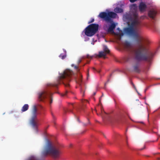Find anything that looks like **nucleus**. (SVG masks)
<instances>
[{
    "label": "nucleus",
    "mask_w": 160,
    "mask_h": 160,
    "mask_svg": "<svg viewBox=\"0 0 160 160\" xmlns=\"http://www.w3.org/2000/svg\"><path fill=\"white\" fill-rule=\"evenodd\" d=\"M114 11L116 13H121L123 12V10L121 8L116 7L114 9Z\"/></svg>",
    "instance_id": "nucleus-14"
},
{
    "label": "nucleus",
    "mask_w": 160,
    "mask_h": 160,
    "mask_svg": "<svg viewBox=\"0 0 160 160\" xmlns=\"http://www.w3.org/2000/svg\"><path fill=\"white\" fill-rule=\"evenodd\" d=\"M94 21V20L93 18H92L91 19V21L88 22V23H92V22H93Z\"/></svg>",
    "instance_id": "nucleus-19"
},
{
    "label": "nucleus",
    "mask_w": 160,
    "mask_h": 160,
    "mask_svg": "<svg viewBox=\"0 0 160 160\" xmlns=\"http://www.w3.org/2000/svg\"><path fill=\"white\" fill-rule=\"evenodd\" d=\"M48 142V144L42 152V155L46 156L49 155L54 158H58L60 153L59 145H52L49 141Z\"/></svg>",
    "instance_id": "nucleus-4"
},
{
    "label": "nucleus",
    "mask_w": 160,
    "mask_h": 160,
    "mask_svg": "<svg viewBox=\"0 0 160 160\" xmlns=\"http://www.w3.org/2000/svg\"><path fill=\"white\" fill-rule=\"evenodd\" d=\"M81 62V60H79L78 61V63H80Z\"/></svg>",
    "instance_id": "nucleus-24"
},
{
    "label": "nucleus",
    "mask_w": 160,
    "mask_h": 160,
    "mask_svg": "<svg viewBox=\"0 0 160 160\" xmlns=\"http://www.w3.org/2000/svg\"><path fill=\"white\" fill-rule=\"evenodd\" d=\"M28 108V105L27 104H25L22 107V112H24L27 110Z\"/></svg>",
    "instance_id": "nucleus-16"
},
{
    "label": "nucleus",
    "mask_w": 160,
    "mask_h": 160,
    "mask_svg": "<svg viewBox=\"0 0 160 160\" xmlns=\"http://www.w3.org/2000/svg\"><path fill=\"white\" fill-rule=\"evenodd\" d=\"M72 71L69 69H66L63 73L60 75V77L57 82L53 84H49L48 87L57 88L58 86L62 83L65 87L69 86V82L71 80V77L73 74Z\"/></svg>",
    "instance_id": "nucleus-3"
},
{
    "label": "nucleus",
    "mask_w": 160,
    "mask_h": 160,
    "mask_svg": "<svg viewBox=\"0 0 160 160\" xmlns=\"http://www.w3.org/2000/svg\"><path fill=\"white\" fill-rule=\"evenodd\" d=\"M82 103L84 104L85 103L88 102V101L86 100H82Z\"/></svg>",
    "instance_id": "nucleus-18"
},
{
    "label": "nucleus",
    "mask_w": 160,
    "mask_h": 160,
    "mask_svg": "<svg viewBox=\"0 0 160 160\" xmlns=\"http://www.w3.org/2000/svg\"><path fill=\"white\" fill-rule=\"evenodd\" d=\"M98 29V24H90L85 29V33L87 36H92L97 32Z\"/></svg>",
    "instance_id": "nucleus-6"
},
{
    "label": "nucleus",
    "mask_w": 160,
    "mask_h": 160,
    "mask_svg": "<svg viewBox=\"0 0 160 160\" xmlns=\"http://www.w3.org/2000/svg\"><path fill=\"white\" fill-rule=\"evenodd\" d=\"M117 14L112 12H110L108 13V16L109 18V20H107L108 22L111 23L112 22V18H115L116 17Z\"/></svg>",
    "instance_id": "nucleus-11"
},
{
    "label": "nucleus",
    "mask_w": 160,
    "mask_h": 160,
    "mask_svg": "<svg viewBox=\"0 0 160 160\" xmlns=\"http://www.w3.org/2000/svg\"><path fill=\"white\" fill-rule=\"evenodd\" d=\"M75 68L76 69H78V66H75Z\"/></svg>",
    "instance_id": "nucleus-23"
},
{
    "label": "nucleus",
    "mask_w": 160,
    "mask_h": 160,
    "mask_svg": "<svg viewBox=\"0 0 160 160\" xmlns=\"http://www.w3.org/2000/svg\"><path fill=\"white\" fill-rule=\"evenodd\" d=\"M52 93L49 90H45L40 92L38 94V100L40 101L48 102L50 104L52 102Z\"/></svg>",
    "instance_id": "nucleus-5"
},
{
    "label": "nucleus",
    "mask_w": 160,
    "mask_h": 160,
    "mask_svg": "<svg viewBox=\"0 0 160 160\" xmlns=\"http://www.w3.org/2000/svg\"><path fill=\"white\" fill-rule=\"evenodd\" d=\"M66 95V93H65V94H63V95H63V96H64Z\"/></svg>",
    "instance_id": "nucleus-25"
},
{
    "label": "nucleus",
    "mask_w": 160,
    "mask_h": 160,
    "mask_svg": "<svg viewBox=\"0 0 160 160\" xmlns=\"http://www.w3.org/2000/svg\"><path fill=\"white\" fill-rule=\"evenodd\" d=\"M146 5L143 2L140 3L139 6V9L141 12H143L146 11L147 8Z\"/></svg>",
    "instance_id": "nucleus-12"
},
{
    "label": "nucleus",
    "mask_w": 160,
    "mask_h": 160,
    "mask_svg": "<svg viewBox=\"0 0 160 160\" xmlns=\"http://www.w3.org/2000/svg\"><path fill=\"white\" fill-rule=\"evenodd\" d=\"M103 49L104 52H99L98 56L99 57H105L106 54L109 52V51L107 46H103Z\"/></svg>",
    "instance_id": "nucleus-10"
},
{
    "label": "nucleus",
    "mask_w": 160,
    "mask_h": 160,
    "mask_svg": "<svg viewBox=\"0 0 160 160\" xmlns=\"http://www.w3.org/2000/svg\"><path fill=\"white\" fill-rule=\"evenodd\" d=\"M98 29V24H90L85 29V33L87 36H92L97 32Z\"/></svg>",
    "instance_id": "nucleus-7"
},
{
    "label": "nucleus",
    "mask_w": 160,
    "mask_h": 160,
    "mask_svg": "<svg viewBox=\"0 0 160 160\" xmlns=\"http://www.w3.org/2000/svg\"><path fill=\"white\" fill-rule=\"evenodd\" d=\"M129 13L124 14V20L128 24V28L124 29L125 32L129 35L134 37L141 46L137 49H134L131 44L126 41L123 44L124 49L129 52L130 55L138 61L144 60L150 62L154 54L149 51L141 43L144 40L143 37L140 33L141 22L138 12V7L136 4H131L130 6Z\"/></svg>",
    "instance_id": "nucleus-1"
},
{
    "label": "nucleus",
    "mask_w": 160,
    "mask_h": 160,
    "mask_svg": "<svg viewBox=\"0 0 160 160\" xmlns=\"http://www.w3.org/2000/svg\"><path fill=\"white\" fill-rule=\"evenodd\" d=\"M116 24L114 23H112L109 27L108 31L110 32L114 35H117L118 36H122L123 35V33L122 31L119 28L117 29V32H114V30L116 27Z\"/></svg>",
    "instance_id": "nucleus-8"
},
{
    "label": "nucleus",
    "mask_w": 160,
    "mask_h": 160,
    "mask_svg": "<svg viewBox=\"0 0 160 160\" xmlns=\"http://www.w3.org/2000/svg\"><path fill=\"white\" fill-rule=\"evenodd\" d=\"M92 44H93V45H94V43L93 42H92Z\"/></svg>",
    "instance_id": "nucleus-26"
},
{
    "label": "nucleus",
    "mask_w": 160,
    "mask_h": 160,
    "mask_svg": "<svg viewBox=\"0 0 160 160\" xmlns=\"http://www.w3.org/2000/svg\"><path fill=\"white\" fill-rule=\"evenodd\" d=\"M98 16L104 19L107 22V20H109V18L108 16V13L105 12H101Z\"/></svg>",
    "instance_id": "nucleus-13"
},
{
    "label": "nucleus",
    "mask_w": 160,
    "mask_h": 160,
    "mask_svg": "<svg viewBox=\"0 0 160 160\" xmlns=\"http://www.w3.org/2000/svg\"><path fill=\"white\" fill-rule=\"evenodd\" d=\"M43 109V107L39 104H35L32 107L30 123L37 132H38V128L39 125V120L37 118V115L38 114H41L42 112L40 110Z\"/></svg>",
    "instance_id": "nucleus-2"
},
{
    "label": "nucleus",
    "mask_w": 160,
    "mask_h": 160,
    "mask_svg": "<svg viewBox=\"0 0 160 160\" xmlns=\"http://www.w3.org/2000/svg\"><path fill=\"white\" fill-rule=\"evenodd\" d=\"M131 2H134L137 0H129Z\"/></svg>",
    "instance_id": "nucleus-20"
},
{
    "label": "nucleus",
    "mask_w": 160,
    "mask_h": 160,
    "mask_svg": "<svg viewBox=\"0 0 160 160\" xmlns=\"http://www.w3.org/2000/svg\"><path fill=\"white\" fill-rule=\"evenodd\" d=\"M158 13H160V10L158 9L155 6H154L153 8L149 12L148 15L151 18L154 19L155 15Z\"/></svg>",
    "instance_id": "nucleus-9"
},
{
    "label": "nucleus",
    "mask_w": 160,
    "mask_h": 160,
    "mask_svg": "<svg viewBox=\"0 0 160 160\" xmlns=\"http://www.w3.org/2000/svg\"><path fill=\"white\" fill-rule=\"evenodd\" d=\"M28 160H38L36 157L34 156L30 157Z\"/></svg>",
    "instance_id": "nucleus-17"
},
{
    "label": "nucleus",
    "mask_w": 160,
    "mask_h": 160,
    "mask_svg": "<svg viewBox=\"0 0 160 160\" xmlns=\"http://www.w3.org/2000/svg\"><path fill=\"white\" fill-rule=\"evenodd\" d=\"M87 57V58H92V56H89V55H88Z\"/></svg>",
    "instance_id": "nucleus-21"
},
{
    "label": "nucleus",
    "mask_w": 160,
    "mask_h": 160,
    "mask_svg": "<svg viewBox=\"0 0 160 160\" xmlns=\"http://www.w3.org/2000/svg\"><path fill=\"white\" fill-rule=\"evenodd\" d=\"M146 18V17L145 16H142V17L141 18H142V19H145V18Z\"/></svg>",
    "instance_id": "nucleus-22"
},
{
    "label": "nucleus",
    "mask_w": 160,
    "mask_h": 160,
    "mask_svg": "<svg viewBox=\"0 0 160 160\" xmlns=\"http://www.w3.org/2000/svg\"><path fill=\"white\" fill-rule=\"evenodd\" d=\"M63 51L64 53L61 54L59 56V57L62 59H64L66 57V51L64 49H63Z\"/></svg>",
    "instance_id": "nucleus-15"
}]
</instances>
